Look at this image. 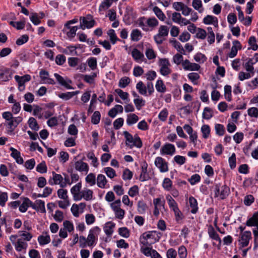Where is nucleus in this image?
Here are the masks:
<instances>
[{"mask_svg": "<svg viewBox=\"0 0 258 258\" xmlns=\"http://www.w3.org/2000/svg\"><path fill=\"white\" fill-rule=\"evenodd\" d=\"M123 135L125 138V145L132 148L134 146L140 148L142 146V142L140 137L136 135L134 137L127 131H124Z\"/></svg>", "mask_w": 258, "mask_h": 258, "instance_id": "1", "label": "nucleus"}, {"mask_svg": "<svg viewBox=\"0 0 258 258\" xmlns=\"http://www.w3.org/2000/svg\"><path fill=\"white\" fill-rule=\"evenodd\" d=\"M215 197H220L222 200L228 196L229 192V188L228 186L223 185L221 187L218 184H216L214 187Z\"/></svg>", "mask_w": 258, "mask_h": 258, "instance_id": "2", "label": "nucleus"}, {"mask_svg": "<svg viewBox=\"0 0 258 258\" xmlns=\"http://www.w3.org/2000/svg\"><path fill=\"white\" fill-rule=\"evenodd\" d=\"M95 24V21L92 19L91 15H87L86 17H80V28L84 30L86 28H91L93 27Z\"/></svg>", "mask_w": 258, "mask_h": 258, "instance_id": "3", "label": "nucleus"}, {"mask_svg": "<svg viewBox=\"0 0 258 258\" xmlns=\"http://www.w3.org/2000/svg\"><path fill=\"white\" fill-rule=\"evenodd\" d=\"M100 231V228L96 226L91 229L89 231V234L87 238L88 241V246H91L95 243L97 239V235Z\"/></svg>", "mask_w": 258, "mask_h": 258, "instance_id": "4", "label": "nucleus"}, {"mask_svg": "<svg viewBox=\"0 0 258 258\" xmlns=\"http://www.w3.org/2000/svg\"><path fill=\"white\" fill-rule=\"evenodd\" d=\"M170 65L169 61L167 59L162 58L160 59L159 66L161 67L160 72L162 75L166 76L171 73V70L169 68Z\"/></svg>", "mask_w": 258, "mask_h": 258, "instance_id": "5", "label": "nucleus"}, {"mask_svg": "<svg viewBox=\"0 0 258 258\" xmlns=\"http://www.w3.org/2000/svg\"><path fill=\"white\" fill-rule=\"evenodd\" d=\"M251 238V232L246 231L240 233V237L239 239V244L241 247L248 246L249 241Z\"/></svg>", "mask_w": 258, "mask_h": 258, "instance_id": "6", "label": "nucleus"}, {"mask_svg": "<svg viewBox=\"0 0 258 258\" xmlns=\"http://www.w3.org/2000/svg\"><path fill=\"white\" fill-rule=\"evenodd\" d=\"M155 164L161 172H165L168 170L167 163L162 157H157L155 159Z\"/></svg>", "mask_w": 258, "mask_h": 258, "instance_id": "7", "label": "nucleus"}, {"mask_svg": "<svg viewBox=\"0 0 258 258\" xmlns=\"http://www.w3.org/2000/svg\"><path fill=\"white\" fill-rule=\"evenodd\" d=\"M15 79L18 83L19 90L22 91L25 88V83L31 80V76L29 75H25L22 77L16 75L15 76Z\"/></svg>", "mask_w": 258, "mask_h": 258, "instance_id": "8", "label": "nucleus"}, {"mask_svg": "<svg viewBox=\"0 0 258 258\" xmlns=\"http://www.w3.org/2000/svg\"><path fill=\"white\" fill-rule=\"evenodd\" d=\"M182 65L185 70L187 71H198L200 66L196 63H191L188 59H185L182 61Z\"/></svg>", "mask_w": 258, "mask_h": 258, "instance_id": "9", "label": "nucleus"}, {"mask_svg": "<svg viewBox=\"0 0 258 258\" xmlns=\"http://www.w3.org/2000/svg\"><path fill=\"white\" fill-rule=\"evenodd\" d=\"M54 77H55L56 80L58 82L59 84L61 86H64L65 88L68 89H73V88L69 85V84L72 83V81L71 80H66L64 79L57 73H55L54 74Z\"/></svg>", "mask_w": 258, "mask_h": 258, "instance_id": "10", "label": "nucleus"}, {"mask_svg": "<svg viewBox=\"0 0 258 258\" xmlns=\"http://www.w3.org/2000/svg\"><path fill=\"white\" fill-rule=\"evenodd\" d=\"M141 251L147 256H150L152 258H162L155 250L152 249L150 247H142Z\"/></svg>", "mask_w": 258, "mask_h": 258, "instance_id": "11", "label": "nucleus"}, {"mask_svg": "<svg viewBox=\"0 0 258 258\" xmlns=\"http://www.w3.org/2000/svg\"><path fill=\"white\" fill-rule=\"evenodd\" d=\"M148 164L146 162H143L141 164L142 171L139 177V179L141 181H145L149 180L150 178L147 173Z\"/></svg>", "mask_w": 258, "mask_h": 258, "instance_id": "12", "label": "nucleus"}, {"mask_svg": "<svg viewBox=\"0 0 258 258\" xmlns=\"http://www.w3.org/2000/svg\"><path fill=\"white\" fill-rule=\"evenodd\" d=\"M175 147L174 145L171 144H166L161 149V153L162 154L172 155L175 153Z\"/></svg>", "mask_w": 258, "mask_h": 258, "instance_id": "13", "label": "nucleus"}, {"mask_svg": "<svg viewBox=\"0 0 258 258\" xmlns=\"http://www.w3.org/2000/svg\"><path fill=\"white\" fill-rule=\"evenodd\" d=\"M52 177L48 180V183L50 185L57 184L60 183V181L63 180L62 176L59 174L56 173L55 172H52Z\"/></svg>", "mask_w": 258, "mask_h": 258, "instance_id": "14", "label": "nucleus"}, {"mask_svg": "<svg viewBox=\"0 0 258 258\" xmlns=\"http://www.w3.org/2000/svg\"><path fill=\"white\" fill-rule=\"evenodd\" d=\"M10 150L12 151L11 156L14 158L18 164H22L24 162L23 158L21 157L20 152L13 147Z\"/></svg>", "mask_w": 258, "mask_h": 258, "instance_id": "15", "label": "nucleus"}, {"mask_svg": "<svg viewBox=\"0 0 258 258\" xmlns=\"http://www.w3.org/2000/svg\"><path fill=\"white\" fill-rule=\"evenodd\" d=\"M208 232L210 237L214 240L218 241L219 242V245L220 246L222 242L221 239L212 226H210L209 227Z\"/></svg>", "mask_w": 258, "mask_h": 258, "instance_id": "16", "label": "nucleus"}, {"mask_svg": "<svg viewBox=\"0 0 258 258\" xmlns=\"http://www.w3.org/2000/svg\"><path fill=\"white\" fill-rule=\"evenodd\" d=\"M75 169L81 172H88L89 170L87 164L81 160L78 161L75 163Z\"/></svg>", "mask_w": 258, "mask_h": 258, "instance_id": "17", "label": "nucleus"}, {"mask_svg": "<svg viewBox=\"0 0 258 258\" xmlns=\"http://www.w3.org/2000/svg\"><path fill=\"white\" fill-rule=\"evenodd\" d=\"M203 22L205 24H212L215 26H218L217 18L211 15H207L206 17H205L203 20Z\"/></svg>", "mask_w": 258, "mask_h": 258, "instance_id": "18", "label": "nucleus"}, {"mask_svg": "<svg viewBox=\"0 0 258 258\" xmlns=\"http://www.w3.org/2000/svg\"><path fill=\"white\" fill-rule=\"evenodd\" d=\"M132 55L134 59L137 61H142L144 57V55L143 53L141 52L138 49H133L132 52Z\"/></svg>", "mask_w": 258, "mask_h": 258, "instance_id": "19", "label": "nucleus"}, {"mask_svg": "<svg viewBox=\"0 0 258 258\" xmlns=\"http://www.w3.org/2000/svg\"><path fill=\"white\" fill-rule=\"evenodd\" d=\"M115 227V224L111 222H108L106 223L104 227V230L105 234L109 236L111 235L113 232V229Z\"/></svg>", "mask_w": 258, "mask_h": 258, "instance_id": "20", "label": "nucleus"}, {"mask_svg": "<svg viewBox=\"0 0 258 258\" xmlns=\"http://www.w3.org/2000/svg\"><path fill=\"white\" fill-rule=\"evenodd\" d=\"M9 74V69H0V79H2L4 81H9L11 78H12V75Z\"/></svg>", "mask_w": 258, "mask_h": 258, "instance_id": "21", "label": "nucleus"}, {"mask_svg": "<svg viewBox=\"0 0 258 258\" xmlns=\"http://www.w3.org/2000/svg\"><path fill=\"white\" fill-rule=\"evenodd\" d=\"M189 203L190 207L191 208V212L196 214L198 210V203L196 199L192 197L189 198Z\"/></svg>", "mask_w": 258, "mask_h": 258, "instance_id": "22", "label": "nucleus"}, {"mask_svg": "<svg viewBox=\"0 0 258 258\" xmlns=\"http://www.w3.org/2000/svg\"><path fill=\"white\" fill-rule=\"evenodd\" d=\"M15 245L16 250L18 251H21L23 249H26L27 243L23 241L22 238H19Z\"/></svg>", "mask_w": 258, "mask_h": 258, "instance_id": "23", "label": "nucleus"}, {"mask_svg": "<svg viewBox=\"0 0 258 258\" xmlns=\"http://www.w3.org/2000/svg\"><path fill=\"white\" fill-rule=\"evenodd\" d=\"M107 183L105 176L103 174H99L97 178V184L100 188H104Z\"/></svg>", "mask_w": 258, "mask_h": 258, "instance_id": "24", "label": "nucleus"}, {"mask_svg": "<svg viewBox=\"0 0 258 258\" xmlns=\"http://www.w3.org/2000/svg\"><path fill=\"white\" fill-rule=\"evenodd\" d=\"M82 198H84L86 201H90L93 198V191L92 190L86 189L81 191Z\"/></svg>", "mask_w": 258, "mask_h": 258, "instance_id": "25", "label": "nucleus"}, {"mask_svg": "<svg viewBox=\"0 0 258 258\" xmlns=\"http://www.w3.org/2000/svg\"><path fill=\"white\" fill-rule=\"evenodd\" d=\"M131 39L134 41H138L142 37L141 32L138 29H134L131 34Z\"/></svg>", "mask_w": 258, "mask_h": 258, "instance_id": "26", "label": "nucleus"}, {"mask_svg": "<svg viewBox=\"0 0 258 258\" xmlns=\"http://www.w3.org/2000/svg\"><path fill=\"white\" fill-rule=\"evenodd\" d=\"M45 234V235H41L38 238V241L39 244L41 245L46 244L50 241V236L47 234V233Z\"/></svg>", "mask_w": 258, "mask_h": 258, "instance_id": "27", "label": "nucleus"}, {"mask_svg": "<svg viewBox=\"0 0 258 258\" xmlns=\"http://www.w3.org/2000/svg\"><path fill=\"white\" fill-rule=\"evenodd\" d=\"M139 120L138 116L134 114H130L127 115L126 123L128 125H131L136 123Z\"/></svg>", "mask_w": 258, "mask_h": 258, "instance_id": "28", "label": "nucleus"}, {"mask_svg": "<svg viewBox=\"0 0 258 258\" xmlns=\"http://www.w3.org/2000/svg\"><path fill=\"white\" fill-rule=\"evenodd\" d=\"M35 207H36V209H34L35 210H37V211H40L42 213H44L45 212V205H44V202L42 201V200H36L35 201Z\"/></svg>", "mask_w": 258, "mask_h": 258, "instance_id": "29", "label": "nucleus"}, {"mask_svg": "<svg viewBox=\"0 0 258 258\" xmlns=\"http://www.w3.org/2000/svg\"><path fill=\"white\" fill-rule=\"evenodd\" d=\"M136 88L138 90L139 93L142 95H146L147 88L142 81L139 82L137 85Z\"/></svg>", "mask_w": 258, "mask_h": 258, "instance_id": "30", "label": "nucleus"}, {"mask_svg": "<svg viewBox=\"0 0 258 258\" xmlns=\"http://www.w3.org/2000/svg\"><path fill=\"white\" fill-rule=\"evenodd\" d=\"M166 199L167 201L169 206L171 209L173 210L174 209H175V208H178L176 202L170 195H168L166 196Z\"/></svg>", "mask_w": 258, "mask_h": 258, "instance_id": "31", "label": "nucleus"}, {"mask_svg": "<svg viewBox=\"0 0 258 258\" xmlns=\"http://www.w3.org/2000/svg\"><path fill=\"white\" fill-rule=\"evenodd\" d=\"M156 16L161 21H164L165 19V16L162 11L158 7H154L153 9Z\"/></svg>", "mask_w": 258, "mask_h": 258, "instance_id": "32", "label": "nucleus"}, {"mask_svg": "<svg viewBox=\"0 0 258 258\" xmlns=\"http://www.w3.org/2000/svg\"><path fill=\"white\" fill-rule=\"evenodd\" d=\"M115 92L122 100H126L127 102L130 101V100L128 99V94L127 92H123L120 89H115Z\"/></svg>", "mask_w": 258, "mask_h": 258, "instance_id": "33", "label": "nucleus"}, {"mask_svg": "<svg viewBox=\"0 0 258 258\" xmlns=\"http://www.w3.org/2000/svg\"><path fill=\"white\" fill-rule=\"evenodd\" d=\"M155 87L159 92L164 93L166 91V87L161 80H158L157 81Z\"/></svg>", "mask_w": 258, "mask_h": 258, "instance_id": "34", "label": "nucleus"}, {"mask_svg": "<svg viewBox=\"0 0 258 258\" xmlns=\"http://www.w3.org/2000/svg\"><path fill=\"white\" fill-rule=\"evenodd\" d=\"M208 31V41L211 44L215 42V34L211 27L207 28Z\"/></svg>", "mask_w": 258, "mask_h": 258, "instance_id": "35", "label": "nucleus"}, {"mask_svg": "<svg viewBox=\"0 0 258 258\" xmlns=\"http://www.w3.org/2000/svg\"><path fill=\"white\" fill-rule=\"evenodd\" d=\"M130 81L131 80L128 77H122L119 80L118 86L120 88H125L130 84Z\"/></svg>", "mask_w": 258, "mask_h": 258, "instance_id": "36", "label": "nucleus"}, {"mask_svg": "<svg viewBox=\"0 0 258 258\" xmlns=\"http://www.w3.org/2000/svg\"><path fill=\"white\" fill-rule=\"evenodd\" d=\"M29 127L33 130L38 131L39 126L36 120L34 117H30L28 120Z\"/></svg>", "mask_w": 258, "mask_h": 258, "instance_id": "37", "label": "nucleus"}, {"mask_svg": "<svg viewBox=\"0 0 258 258\" xmlns=\"http://www.w3.org/2000/svg\"><path fill=\"white\" fill-rule=\"evenodd\" d=\"M86 181L91 186L95 185L96 183L95 175L92 173L89 174L86 177Z\"/></svg>", "mask_w": 258, "mask_h": 258, "instance_id": "38", "label": "nucleus"}, {"mask_svg": "<svg viewBox=\"0 0 258 258\" xmlns=\"http://www.w3.org/2000/svg\"><path fill=\"white\" fill-rule=\"evenodd\" d=\"M169 32V29L166 26H161L158 31V35L163 37H166Z\"/></svg>", "mask_w": 258, "mask_h": 258, "instance_id": "39", "label": "nucleus"}, {"mask_svg": "<svg viewBox=\"0 0 258 258\" xmlns=\"http://www.w3.org/2000/svg\"><path fill=\"white\" fill-rule=\"evenodd\" d=\"M213 116L212 110L209 107H205L203 113V117L206 119H209Z\"/></svg>", "mask_w": 258, "mask_h": 258, "instance_id": "40", "label": "nucleus"}, {"mask_svg": "<svg viewBox=\"0 0 258 258\" xmlns=\"http://www.w3.org/2000/svg\"><path fill=\"white\" fill-rule=\"evenodd\" d=\"M201 132L203 134V137L205 139H207L210 133V126L208 125L204 124L201 127Z\"/></svg>", "mask_w": 258, "mask_h": 258, "instance_id": "41", "label": "nucleus"}, {"mask_svg": "<svg viewBox=\"0 0 258 258\" xmlns=\"http://www.w3.org/2000/svg\"><path fill=\"white\" fill-rule=\"evenodd\" d=\"M248 225H258V211L255 213L248 220Z\"/></svg>", "mask_w": 258, "mask_h": 258, "instance_id": "42", "label": "nucleus"}, {"mask_svg": "<svg viewBox=\"0 0 258 258\" xmlns=\"http://www.w3.org/2000/svg\"><path fill=\"white\" fill-rule=\"evenodd\" d=\"M100 120V113L99 111H96L93 114L91 117V122L94 124H98Z\"/></svg>", "mask_w": 258, "mask_h": 258, "instance_id": "43", "label": "nucleus"}, {"mask_svg": "<svg viewBox=\"0 0 258 258\" xmlns=\"http://www.w3.org/2000/svg\"><path fill=\"white\" fill-rule=\"evenodd\" d=\"M87 158L90 160H92V164L94 167H97L98 165V160L95 157L94 154L93 152H89L88 153Z\"/></svg>", "mask_w": 258, "mask_h": 258, "instance_id": "44", "label": "nucleus"}, {"mask_svg": "<svg viewBox=\"0 0 258 258\" xmlns=\"http://www.w3.org/2000/svg\"><path fill=\"white\" fill-rule=\"evenodd\" d=\"M107 34L110 38V40L113 44H114L116 42V41L118 40V38L116 35V34L114 30H109L107 32Z\"/></svg>", "mask_w": 258, "mask_h": 258, "instance_id": "45", "label": "nucleus"}, {"mask_svg": "<svg viewBox=\"0 0 258 258\" xmlns=\"http://www.w3.org/2000/svg\"><path fill=\"white\" fill-rule=\"evenodd\" d=\"M256 38L254 36H251L248 40V44L251 46L250 48H251L253 50H256L257 49L258 45L256 43ZM249 49L250 48H248Z\"/></svg>", "mask_w": 258, "mask_h": 258, "instance_id": "46", "label": "nucleus"}, {"mask_svg": "<svg viewBox=\"0 0 258 258\" xmlns=\"http://www.w3.org/2000/svg\"><path fill=\"white\" fill-rule=\"evenodd\" d=\"M118 233L120 236L124 238H128L130 236V231L126 227L119 228Z\"/></svg>", "mask_w": 258, "mask_h": 258, "instance_id": "47", "label": "nucleus"}, {"mask_svg": "<svg viewBox=\"0 0 258 258\" xmlns=\"http://www.w3.org/2000/svg\"><path fill=\"white\" fill-rule=\"evenodd\" d=\"M36 170L41 173H46L47 172V166L45 162H42L36 167Z\"/></svg>", "mask_w": 258, "mask_h": 258, "instance_id": "48", "label": "nucleus"}, {"mask_svg": "<svg viewBox=\"0 0 258 258\" xmlns=\"http://www.w3.org/2000/svg\"><path fill=\"white\" fill-rule=\"evenodd\" d=\"M152 235L150 232L147 233H144L142 234V237L141 238V242L144 245L148 244V242L147 239L150 238Z\"/></svg>", "mask_w": 258, "mask_h": 258, "instance_id": "49", "label": "nucleus"}, {"mask_svg": "<svg viewBox=\"0 0 258 258\" xmlns=\"http://www.w3.org/2000/svg\"><path fill=\"white\" fill-rule=\"evenodd\" d=\"M194 59L197 62L203 63L207 60V57L204 54L198 53L195 55Z\"/></svg>", "mask_w": 258, "mask_h": 258, "instance_id": "50", "label": "nucleus"}, {"mask_svg": "<svg viewBox=\"0 0 258 258\" xmlns=\"http://www.w3.org/2000/svg\"><path fill=\"white\" fill-rule=\"evenodd\" d=\"M88 66L91 69V70H94L97 68V59L95 57H91L89 58L88 60Z\"/></svg>", "mask_w": 258, "mask_h": 258, "instance_id": "51", "label": "nucleus"}, {"mask_svg": "<svg viewBox=\"0 0 258 258\" xmlns=\"http://www.w3.org/2000/svg\"><path fill=\"white\" fill-rule=\"evenodd\" d=\"M8 196L6 192H2L0 191V205L4 206L6 202L8 201Z\"/></svg>", "mask_w": 258, "mask_h": 258, "instance_id": "52", "label": "nucleus"}, {"mask_svg": "<svg viewBox=\"0 0 258 258\" xmlns=\"http://www.w3.org/2000/svg\"><path fill=\"white\" fill-rule=\"evenodd\" d=\"M215 128L216 134L219 136H221L224 134L225 129L223 125L221 124H216Z\"/></svg>", "mask_w": 258, "mask_h": 258, "instance_id": "53", "label": "nucleus"}, {"mask_svg": "<svg viewBox=\"0 0 258 258\" xmlns=\"http://www.w3.org/2000/svg\"><path fill=\"white\" fill-rule=\"evenodd\" d=\"M201 180L200 176L198 174H194L188 179V181L191 185H194L199 182Z\"/></svg>", "mask_w": 258, "mask_h": 258, "instance_id": "54", "label": "nucleus"}, {"mask_svg": "<svg viewBox=\"0 0 258 258\" xmlns=\"http://www.w3.org/2000/svg\"><path fill=\"white\" fill-rule=\"evenodd\" d=\"M133 175V172L128 169L126 168L123 172L122 178L124 180H130Z\"/></svg>", "mask_w": 258, "mask_h": 258, "instance_id": "55", "label": "nucleus"}, {"mask_svg": "<svg viewBox=\"0 0 258 258\" xmlns=\"http://www.w3.org/2000/svg\"><path fill=\"white\" fill-rule=\"evenodd\" d=\"M134 102L138 110L141 109V107L145 105V101L142 98H135Z\"/></svg>", "mask_w": 258, "mask_h": 258, "instance_id": "56", "label": "nucleus"}, {"mask_svg": "<svg viewBox=\"0 0 258 258\" xmlns=\"http://www.w3.org/2000/svg\"><path fill=\"white\" fill-rule=\"evenodd\" d=\"M247 113L250 117L257 118L258 117V109L256 107H251L248 109Z\"/></svg>", "mask_w": 258, "mask_h": 258, "instance_id": "57", "label": "nucleus"}, {"mask_svg": "<svg viewBox=\"0 0 258 258\" xmlns=\"http://www.w3.org/2000/svg\"><path fill=\"white\" fill-rule=\"evenodd\" d=\"M104 171L108 177L112 178L116 176L115 170L111 167H106L104 168Z\"/></svg>", "mask_w": 258, "mask_h": 258, "instance_id": "58", "label": "nucleus"}, {"mask_svg": "<svg viewBox=\"0 0 258 258\" xmlns=\"http://www.w3.org/2000/svg\"><path fill=\"white\" fill-rule=\"evenodd\" d=\"M172 42L173 43L174 47L177 50V51H178L181 53L184 54V50L182 46L179 42L176 40H174L172 41Z\"/></svg>", "mask_w": 258, "mask_h": 258, "instance_id": "59", "label": "nucleus"}, {"mask_svg": "<svg viewBox=\"0 0 258 258\" xmlns=\"http://www.w3.org/2000/svg\"><path fill=\"white\" fill-rule=\"evenodd\" d=\"M65 230H67L69 232L74 230V226L72 222L66 220L63 223Z\"/></svg>", "mask_w": 258, "mask_h": 258, "instance_id": "60", "label": "nucleus"}, {"mask_svg": "<svg viewBox=\"0 0 258 258\" xmlns=\"http://www.w3.org/2000/svg\"><path fill=\"white\" fill-rule=\"evenodd\" d=\"M28 39L29 37L27 35H23L17 40L16 44L18 45H21L27 42Z\"/></svg>", "mask_w": 258, "mask_h": 258, "instance_id": "61", "label": "nucleus"}, {"mask_svg": "<svg viewBox=\"0 0 258 258\" xmlns=\"http://www.w3.org/2000/svg\"><path fill=\"white\" fill-rule=\"evenodd\" d=\"M67 190L62 188L59 189L57 190V195L59 198L66 200L68 198L67 196Z\"/></svg>", "mask_w": 258, "mask_h": 258, "instance_id": "62", "label": "nucleus"}, {"mask_svg": "<svg viewBox=\"0 0 258 258\" xmlns=\"http://www.w3.org/2000/svg\"><path fill=\"white\" fill-rule=\"evenodd\" d=\"M254 197L252 195H249L245 197L243 202L245 205L250 206L254 202Z\"/></svg>", "mask_w": 258, "mask_h": 258, "instance_id": "63", "label": "nucleus"}, {"mask_svg": "<svg viewBox=\"0 0 258 258\" xmlns=\"http://www.w3.org/2000/svg\"><path fill=\"white\" fill-rule=\"evenodd\" d=\"M174 160L177 164L181 165L185 162L186 158L182 156L176 155L174 157Z\"/></svg>", "mask_w": 258, "mask_h": 258, "instance_id": "64", "label": "nucleus"}]
</instances>
